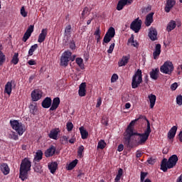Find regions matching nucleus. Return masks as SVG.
Here are the masks:
<instances>
[{
    "instance_id": "774afa93",
    "label": "nucleus",
    "mask_w": 182,
    "mask_h": 182,
    "mask_svg": "<svg viewBox=\"0 0 182 182\" xmlns=\"http://www.w3.org/2000/svg\"><path fill=\"white\" fill-rule=\"evenodd\" d=\"M176 182H182V173L178 178H176Z\"/></svg>"
},
{
    "instance_id": "680f3d73",
    "label": "nucleus",
    "mask_w": 182,
    "mask_h": 182,
    "mask_svg": "<svg viewBox=\"0 0 182 182\" xmlns=\"http://www.w3.org/2000/svg\"><path fill=\"white\" fill-rule=\"evenodd\" d=\"M124 150V145L122 144L118 145V151L121 152Z\"/></svg>"
},
{
    "instance_id": "338daca9",
    "label": "nucleus",
    "mask_w": 182,
    "mask_h": 182,
    "mask_svg": "<svg viewBox=\"0 0 182 182\" xmlns=\"http://www.w3.org/2000/svg\"><path fill=\"white\" fill-rule=\"evenodd\" d=\"M178 140L182 143V130L178 134Z\"/></svg>"
},
{
    "instance_id": "5fc2aeb1",
    "label": "nucleus",
    "mask_w": 182,
    "mask_h": 182,
    "mask_svg": "<svg viewBox=\"0 0 182 182\" xmlns=\"http://www.w3.org/2000/svg\"><path fill=\"white\" fill-rule=\"evenodd\" d=\"M31 34L32 33H25L23 35V42H26L29 39V37H31Z\"/></svg>"
},
{
    "instance_id": "4be33fe9",
    "label": "nucleus",
    "mask_w": 182,
    "mask_h": 182,
    "mask_svg": "<svg viewBox=\"0 0 182 182\" xmlns=\"http://www.w3.org/2000/svg\"><path fill=\"white\" fill-rule=\"evenodd\" d=\"M0 171L3 173L4 176H7L9 174V166H8V164H1L0 165Z\"/></svg>"
},
{
    "instance_id": "f704fd0d",
    "label": "nucleus",
    "mask_w": 182,
    "mask_h": 182,
    "mask_svg": "<svg viewBox=\"0 0 182 182\" xmlns=\"http://www.w3.org/2000/svg\"><path fill=\"white\" fill-rule=\"evenodd\" d=\"M11 63H12V65H17L18 64V53H14V55L12 56V59L11 60Z\"/></svg>"
},
{
    "instance_id": "7c9ffc66",
    "label": "nucleus",
    "mask_w": 182,
    "mask_h": 182,
    "mask_svg": "<svg viewBox=\"0 0 182 182\" xmlns=\"http://www.w3.org/2000/svg\"><path fill=\"white\" fill-rule=\"evenodd\" d=\"M43 156V153L42 151H38L36 152V156H34V163H38L41 160H42Z\"/></svg>"
},
{
    "instance_id": "cd10ccee",
    "label": "nucleus",
    "mask_w": 182,
    "mask_h": 182,
    "mask_svg": "<svg viewBox=\"0 0 182 182\" xmlns=\"http://www.w3.org/2000/svg\"><path fill=\"white\" fill-rule=\"evenodd\" d=\"M149 102L150 103V109H154L155 106V102L156 101V96L153 94L149 95Z\"/></svg>"
},
{
    "instance_id": "393cba45",
    "label": "nucleus",
    "mask_w": 182,
    "mask_h": 182,
    "mask_svg": "<svg viewBox=\"0 0 182 182\" xmlns=\"http://www.w3.org/2000/svg\"><path fill=\"white\" fill-rule=\"evenodd\" d=\"M12 83H14V81H9L4 85V93L8 95H11V92H12Z\"/></svg>"
},
{
    "instance_id": "e433bc0d",
    "label": "nucleus",
    "mask_w": 182,
    "mask_h": 182,
    "mask_svg": "<svg viewBox=\"0 0 182 182\" xmlns=\"http://www.w3.org/2000/svg\"><path fill=\"white\" fill-rule=\"evenodd\" d=\"M37 48H38V46L37 44H34L33 46H31V48H30L29 50L28 51V55L32 56V55H33L36 50H37Z\"/></svg>"
},
{
    "instance_id": "7ed1b4c3",
    "label": "nucleus",
    "mask_w": 182,
    "mask_h": 182,
    "mask_svg": "<svg viewBox=\"0 0 182 182\" xmlns=\"http://www.w3.org/2000/svg\"><path fill=\"white\" fill-rule=\"evenodd\" d=\"M31 171V161L28 158H25L21 160V163L20 164V174L18 176V178L21 180V181H25V180L28 179V172Z\"/></svg>"
},
{
    "instance_id": "412c9836",
    "label": "nucleus",
    "mask_w": 182,
    "mask_h": 182,
    "mask_svg": "<svg viewBox=\"0 0 182 182\" xmlns=\"http://www.w3.org/2000/svg\"><path fill=\"white\" fill-rule=\"evenodd\" d=\"M51 103H52L51 97H45L43 101H42V107H43V109H48L50 107Z\"/></svg>"
},
{
    "instance_id": "ea45409f",
    "label": "nucleus",
    "mask_w": 182,
    "mask_h": 182,
    "mask_svg": "<svg viewBox=\"0 0 182 182\" xmlns=\"http://www.w3.org/2000/svg\"><path fill=\"white\" fill-rule=\"evenodd\" d=\"M122 176V169L119 168V170H118V174H117L116 177L114 178V182L119 181V180H121Z\"/></svg>"
},
{
    "instance_id": "3c124183",
    "label": "nucleus",
    "mask_w": 182,
    "mask_h": 182,
    "mask_svg": "<svg viewBox=\"0 0 182 182\" xmlns=\"http://www.w3.org/2000/svg\"><path fill=\"white\" fill-rule=\"evenodd\" d=\"M129 43H132V46L133 47H138V43H136V41H133V37L130 38V39H129Z\"/></svg>"
},
{
    "instance_id": "f257e3e1",
    "label": "nucleus",
    "mask_w": 182,
    "mask_h": 182,
    "mask_svg": "<svg viewBox=\"0 0 182 182\" xmlns=\"http://www.w3.org/2000/svg\"><path fill=\"white\" fill-rule=\"evenodd\" d=\"M136 119L130 122L129 126H127V129H125V132L124 133V145L127 146L128 149L133 148V144L132 143V136H138V135H144V133H138L133 132V127L134 124L136 123Z\"/></svg>"
},
{
    "instance_id": "1a4fd4ad",
    "label": "nucleus",
    "mask_w": 182,
    "mask_h": 182,
    "mask_svg": "<svg viewBox=\"0 0 182 182\" xmlns=\"http://www.w3.org/2000/svg\"><path fill=\"white\" fill-rule=\"evenodd\" d=\"M141 23L142 21L139 18H136L130 23V29H132L133 32H135V33H138L139 30H141Z\"/></svg>"
},
{
    "instance_id": "473e14b6",
    "label": "nucleus",
    "mask_w": 182,
    "mask_h": 182,
    "mask_svg": "<svg viewBox=\"0 0 182 182\" xmlns=\"http://www.w3.org/2000/svg\"><path fill=\"white\" fill-rule=\"evenodd\" d=\"M37 112V104L33 103L31 105H29V113L33 114V115H35Z\"/></svg>"
},
{
    "instance_id": "f8f14e48",
    "label": "nucleus",
    "mask_w": 182,
    "mask_h": 182,
    "mask_svg": "<svg viewBox=\"0 0 182 182\" xmlns=\"http://www.w3.org/2000/svg\"><path fill=\"white\" fill-rule=\"evenodd\" d=\"M132 0H119L118 4L116 5V10L121 11L125 5L132 4Z\"/></svg>"
},
{
    "instance_id": "20e7f679",
    "label": "nucleus",
    "mask_w": 182,
    "mask_h": 182,
    "mask_svg": "<svg viewBox=\"0 0 182 182\" xmlns=\"http://www.w3.org/2000/svg\"><path fill=\"white\" fill-rule=\"evenodd\" d=\"M176 162H178V157L176 154L169 157V159H163L161 161V170L163 172H167V169H171L176 165Z\"/></svg>"
},
{
    "instance_id": "4c0bfd02",
    "label": "nucleus",
    "mask_w": 182,
    "mask_h": 182,
    "mask_svg": "<svg viewBox=\"0 0 182 182\" xmlns=\"http://www.w3.org/2000/svg\"><path fill=\"white\" fill-rule=\"evenodd\" d=\"M106 146L107 144L103 139H101L97 142V149L103 150Z\"/></svg>"
},
{
    "instance_id": "2eb2a0df",
    "label": "nucleus",
    "mask_w": 182,
    "mask_h": 182,
    "mask_svg": "<svg viewBox=\"0 0 182 182\" xmlns=\"http://www.w3.org/2000/svg\"><path fill=\"white\" fill-rule=\"evenodd\" d=\"M129 60H130V55L122 56L121 60L118 61V66L121 68L127 65L129 63Z\"/></svg>"
},
{
    "instance_id": "72a5a7b5",
    "label": "nucleus",
    "mask_w": 182,
    "mask_h": 182,
    "mask_svg": "<svg viewBox=\"0 0 182 182\" xmlns=\"http://www.w3.org/2000/svg\"><path fill=\"white\" fill-rule=\"evenodd\" d=\"M78 160L77 159H74L71 163L68 164V166L67 167V170L71 171L74 168V167H76L77 165Z\"/></svg>"
},
{
    "instance_id": "9b49d317",
    "label": "nucleus",
    "mask_w": 182,
    "mask_h": 182,
    "mask_svg": "<svg viewBox=\"0 0 182 182\" xmlns=\"http://www.w3.org/2000/svg\"><path fill=\"white\" fill-rule=\"evenodd\" d=\"M40 99H42V91L38 90H33V92H31V100H33V102H37L40 100Z\"/></svg>"
},
{
    "instance_id": "8fccbe9b",
    "label": "nucleus",
    "mask_w": 182,
    "mask_h": 182,
    "mask_svg": "<svg viewBox=\"0 0 182 182\" xmlns=\"http://www.w3.org/2000/svg\"><path fill=\"white\" fill-rule=\"evenodd\" d=\"M176 105L181 106V105H182V96L181 95L176 96Z\"/></svg>"
},
{
    "instance_id": "ddd939ff",
    "label": "nucleus",
    "mask_w": 182,
    "mask_h": 182,
    "mask_svg": "<svg viewBox=\"0 0 182 182\" xmlns=\"http://www.w3.org/2000/svg\"><path fill=\"white\" fill-rule=\"evenodd\" d=\"M60 104V99L59 97H54L53 99L51 105L50 107V112H53L57 109V107H59V105Z\"/></svg>"
},
{
    "instance_id": "6e6552de",
    "label": "nucleus",
    "mask_w": 182,
    "mask_h": 182,
    "mask_svg": "<svg viewBox=\"0 0 182 182\" xmlns=\"http://www.w3.org/2000/svg\"><path fill=\"white\" fill-rule=\"evenodd\" d=\"M114 37V28L110 27L105 33L104 36V39L102 41V45L107 44L110 43L112 39Z\"/></svg>"
},
{
    "instance_id": "aec40b11",
    "label": "nucleus",
    "mask_w": 182,
    "mask_h": 182,
    "mask_svg": "<svg viewBox=\"0 0 182 182\" xmlns=\"http://www.w3.org/2000/svg\"><path fill=\"white\" fill-rule=\"evenodd\" d=\"M55 154V147L54 146H51L50 148H48L46 151H45V157L49 158L53 156Z\"/></svg>"
},
{
    "instance_id": "bf43d9fd",
    "label": "nucleus",
    "mask_w": 182,
    "mask_h": 182,
    "mask_svg": "<svg viewBox=\"0 0 182 182\" xmlns=\"http://www.w3.org/2000/svg\"><path fill=\"white\" fill-rule=\"evenodd\" d=\"M117 78H119V77H117V74H113V75H112V78H111L112 83L115 82L116 80H117Z\"/></svg>"
},
{
    "instance_id": "e2e57ef3",
    "label": "nucleus",
    "mask_w": 182,
    "mask_h": 182,
    "mask_svg": "<svg viewBox=\"0 0 182 182\" xmlns=\"http://www.w3.org/2000/svg\"><path fill=\"white\" fill-rule=\"evenodd\" d=\"M28 65H36V61L34 60H31L28 61Z\"/></svg>"
},
{
    "instance_id": "c756f323",
    "label": "nucleus",
    "mask_w": 182,
    "mask_h": 182,
    "mask_svg": "<svg viewBox=\"0 0 182 182\" xmlns=\"http://www.w3.org/2000/svg\"><path fill=\"white\" fill-rule=\"evenodd\" d=\"M159 71H158V68L152 69V71H150V73L149 74L150 75V78H151L154 80H158V73Z\"/></svg>"
},
{
    "instance_id": "a18cd8bd",
    "label": "nucleus",
    "mask_w": 182,
    "mask_h": 182,
    "mask_svg": "<svg viewBox=\"0 0 182 182\" xmlns=\"http://www.w3.org/2000/svg\"><path fill=\"white\" fill-rule=\"evenodd\" d=\"M114 49V43L110 45V47H108V50H107V53L112 54L113 53V50Z\"/></svg>"
},
{
    "instance_id": "de8ad7c7",
    "label": "nucleus",
    "mask_w": 182,
    "mask_h": 182,
    "mask_svg": "<svg viewBox=\"0 0 182 182\" xmlns=\"http://www.w3.org/2000/svg\"><path fill=\"white\" fill-rule=\"evenodd\" d=\"M32 32H34V26L33 25L28 27V29H26V32H25V33H32Z\"/></svg>"
},
{
    "instance_id": "a19ab883",
    "label": "nucleus",
    "mask_w": 182,
    "mask_h": 182,
    "mask_svg": "<svg viewBox=\"0 0 182 182\" xmlns=\"http://www.w3.org/2000/svg\"><path fill=\"white\" fill-rule=\"evenodd\" d=\"M5 60H6V56L3 54V52L0 51V66L3 65Z\"/></svg>"
},
{
    "instance_id": "13d9d810",
    "label": "nucleus",
    "mask_w": 182,
    "mask_h": 182,
    "mask_svg": "<svg viewBox=\"0 0 182 182\" xmlns=\"http://www.w3.org/2000/svg\"><path fill=\"white\" fill-rule=\"evenodd\" d=\"M176 87H178V84H177L176 82H173L171 85V90L175 91L176 90Z\"/></svg>"
},
{
    "instance_id": "2f4dec72",
    "label": "nucleus",
    "mask_w": 182,
    "mask_h": 182,
    "mask_svg": "<svg viewBox=\"0 0 182 182\" xmlns=\"http://www.w3.org/2000/svg\"><path fill=\"white\" fill-rule=\"evenodd\" d=\"M79 132H80V137L82 139H87L88 137V132L87 130L83 129V127L79 128Z\"/></svg>"
},
{
    "instance_id": "c9c22d12",
    "label": "nucleus",
    "mask_w": 182,
    "mask_h": 182,
    "mask_svg": "<svg viewBox=\"0 0 182 182\" xmlns=\"http://www.w3.org/2000/svg\"><path fill=\"white\" fill-rule=\"evenodd\" d=\"M34 172L41 174L43 173L42 166H40V164H34Z\"/></svg>"
},
{
    "instance_id": "f03ea898",
    "label": "nucleus",
    "mask_w": 182,
    "mask_h": 182,
    "mask_svg": "<svg viewBox=\"0 0 182 182\" xmlns=\"http://www.w3.org/2000/svg\"><path fill=\"white\" fill-rule=\"evenodd\" d=\"M9 124L12 129L17 132L16 134L14 132H11L9 133V139L14 141L18 140V136L23 135V133H25V125L21 124V122H18V120H11L9 121Z\"/></svg>"
},
{
    "instance_id": "79ce46f5",
    "label": "nucleus",
    "mask_w": 182,
    "mask_h": 182,
    "mask_svg": "<svg viewBox=\"0 0 182 182\" xmlns=\"http://www.w3.org/2000/svg\"><path fill=\"white\" fill-rule=\"evenodd\" d=\"M71 33V25L65 27V36H68Z\"/></svg>"
},
{
    "instance_id": "4468645a",
    "label": "nucleus",
    "mask_w": 182,
    "mask_h": 182,
    "mask_svg": "<svg viewBox=\"0 0 182 182\" xmlns=\"http://www.w3.org/2000/svg\"><path fill=\"white\" fill-rule=\"evenodd\" d=\"M48 35V29L43 28L42 29L41 33L38 34V38L37 39V42L38 43H43L46 38V36Z\"/></svg>"
},
{
    "instance_id": "9d476101",
    "label": "nucleus",
    "mask_w": 182,
    "mask_h": 182,
    "mask_svg": "<svg viewBox=\"0 0 182 182\" xmlns=\"http://www.w3.org/2000/svg\"><path fill=\"white\" fill-rule=\"evenodd\" d=\"M70 56H71V52L67 50L63 53L62 57H60V66H68V62L70 60H68Z\"/></svg>"
},
{
    "instance_id": "4d7b16f0",
    "label": "nucleus",
    "mask_w": 182,
    "mask_h": 182,
    "mask_svg": "<svg viewBox=\"0 0 182 182\" xmlns=\"http://www.w3.org/2000/svg\"><path fill=\"white\" fill-rule=\"evenodd\" d=\"M73 123L71 122H68L67 123V131L68 132H71L73 130Z\"/></svg>"
},
{
    "instance_id": "c85d7f7f",
    "label": "nucleus",
    "mask_w": 182,
    "mask_h": 182,
    "mask_svg": "<svg viewBox=\"0 0 182 182\" xmlns=\"http://www.w3.org/2000/svg\"><path fill=\"white\" fill-rule=\"evenodd\" d=\"M175 27H176V23L175 21H171V22L167 23V27L166 28V30L167 32L170 33L172 31L173 29H175Z\"/></svg>"
},
{
    "instance_id": "0e129e2a",
    "label": "nucleus",
    "mask_w": 182,
    "mask_h": 182,
    "mask_svg": "<svg viewBox=\"0 0 182 182\" xmlns=\"http://www.w3.org/2000/svg\"><path fill=\"white\" fill-rule=\"evenodd\" d=\"M102 100H100V98L97 99V103L96 104V107H100V105H102Z\"/></svg>"
},
{
    "instance_id": "a878e982",
    "label": "nucleus",
    "mask_w": 182,
    "mask_h": 182,
    "mask_svg": "<svg viewBox=\"0 0 182 182\" xmlns=\"http://www.w3.org/2000/svg\"><path fill=\"white\" fill-rule=\"evenodd\" d=\"M57 166L58 164L55 161L48 164V170H50V173H51V174H54L55 173Z\"/></svg>"
},
{
    "instance_id": "58836bf2",
    "label": "nucleus",
    "mask_w": 182,
    "mask_h": 182,
    "mask_svg": "<svg viewBox=\"0 0 182 182\" xmlns=\"http://www.w3.org/2000/svg\"><path fill=\"white\" fill-rule=\"evenodd\" d=\"M76 64H77L80 69L83 70V68H85V65H83V60H82V58H76Z\"/></svg>"
},
{
    "instance_id": "69168bd1",
    "label": "nucleus",
    "mask_w": 182,
    "mask_h": 182,
    "mask_svg": "<svg viewBox=\"0 0 182 182\" xmlns=\"http://www.w3.org/2000/svg\"><path fill=\"white\" fill-rule=\"evenodd\" d=\"M35 78H36V75H33L30 76L29 80H28L29 83H31L32 80H34Z\"/></svg>"
},
{
    "instance_id": "a211bd4d",
    "label": "nucleus",
    "mask_w": 182,
    "mask_h": 182,
    "mask_svg": "<svg viewBox=\"0 0 182 182\" xmlns=\"http://www.w3.org/2000/svg\"><path fill=\"white\" fill-rule=\"evenodd\" d=\"M159 54H161V44H156L155 46V50H154V60H158V58H159Z\"/></svg>"
},
{
    "instance_id": "6e6d98bb",
    "label": "nucleus",
    "mask_w": 182,
    "mask_h": 182,
    "mask_svg": "<svg viewBox=\"0 0 182 182\" xmlns=\"http://www.w3.org/2000/svg\"><path fill=\"white\" fill-rule=\"evenodd\" d=\"M83 152V146H80L77 149V156H82V153Z\"/></svg>"
},
{
    "instance_id": "6ab92c4d",
    "label": "nucleus",
    "mask_w": 182,
    "mask_h": 182,
    "mask_svg": "<svg viewBox=\"0 0 182 182\" xmlns=\"http://www.w3.org/2000/svg\"><path fill=\"white\" fill-rule=\"evenodd\" d=\"M87 87V85L85 82H82L80 83V85H79V96L80 97H85L87 90H85V88Z\"/></svg>"
},
{
    "instance_id": "423d86ee",
    "label": "nucleus",
    "mask_w": 182,
    "mask_h": 182,
    "mask_svg": "<svg viewBox=\"0 0 182 182\" xmlns=\"http://www.w3.org/2000/svg\"><path fill=\"white\" fill-rule=\"evenodd\" d=\"M142 83V72L137 70L132 77V89H136Z\"/></svg>"
},
{
    "instance_id": "0eeeda50",
    "label": "nucleus",
    "mask_w": 182,
    "mask_h": 182,
    "mask_svg": "<svg viewBox=\"0 0 182 182\" xmlns=\"http://www.w3.org/2000/svg\"><path fill=\"white\" fill-rule=\"evenodd\" d=\"M158 72H161V73L166 75H171L173 72V64H172V62L167 60L164 62L161 67H159Z\"/></svg>"
},
{
    "instance_id": "39448f33",
    "label": "nucleus",
    "mask_w": 182,
    "mask_h": 182,
    "mask_svg": "<svg viewBox=\"0 0 182 182\" xmlns=\"http://www.w3.org/2000/svg\"><path fill=\"white\" fill-rule=\"evenodd\" d=\"M144 119L147 122V128H146V130H144V134L134 135L138 136V145H144V144H146V141H147V139H149V136L151 132V130L150 129V122H149L147 118H146V117H144Z\"/></svg>"
},
{
    "instance_id": "5701e85b",
    "label": "nucleus",
    "mask_w": 182,
    "mask_h": 182,
    "mask_svg": "<svg viewBox=\"0 0 182 182\" xmlns=\"http://www.w3.org/2000/svg\"><path fill=\"white\" fill-rule=\"evenodd\" d=\"M156 29L154 28H150L149 31V38H150V41H156Z\"/></svg>"
},
{
    "instance_id": "37998d69",
    "label": "nucleus",
    "mask_w": 182,
    "mask_h": 182,
    "mask_svg": "<svg viewBox=\"0 0 182 182\" xmlns=\"http://www.w3.org/2000/svg\"><path fill=\"white\" fill-rule=\"evenodd\" d=\"M68 143V137H66L65 136L60 137V144L62 145H65Z\"/></svg>"
},
{
    "instance_id": "f3484780",
    "label": "nucleus",
    "mask_w": 182,
    "mask_h": 182,
    "mask_svg": "<svg viewBox=\"0 0 182 182\" xmlns=\"http://www.w3.org/2000/svg\"><path fill=\"white\" fill-rule=\"evenodd\" d=\"M60 133V130L58 128L53 129L50 131V134H48V137L51 139L57 140V136Z\"/></svg>"
},
{
    "instance_id": "bb28decb",
    "label": "nucleus",
    "mask_w": 182,
    "mask_h": 182,
    "mask_svg": "<svg viewBox=\"0 0 182 182\" xmlns=\"http://www.w3.org/2000/svg\"><path fill=\"white\" fill-rule=\"evenodd\" d=\"M176 126L172 127L171 129L169 130V132H167V139H173L175 138V134H176Z\"/></svg>"
},
{
    "instance_id": "b1692460",
    "label": "nucleus",
    "mask_w": 182,
    "mask_h": 182,
    "mask_svg": "<svg viewBox=\"0 0 182 182\" xmlns=\"http://www.w3.org/2000/svg\"><path fill=\"white\" fill-rule=\"evenodd\" d=\"M151 23H154V12H151L147 14V16H146V22H145L146 26L147 27L150 26Z\"/></svg>"
},
{
    "instance_id": "603ef678",
    "label": "nucleus",
    "mask_w": 182,
    "mask_h": 182,
    "mask_svg": "<svg viewBox=\"0 0 182 182\" xmlns=\"http://www.w3.org/2000/svg\"><path fill=\"white\" fill-rule=\"evenodd\" d=\"M95 36H96V39H100V31L99 30V27L96 28Z\"/></svg>"
},
{
    "instance_id": "dca6fc26",
    "label": "nucleus",
    "mask_w": 182,
    "mask_h": 182,
    "mask_svg": "<svg viewBox=\"0 0 182 182\" xmlns=\"http://www.w3.org/2000/svg\"><path fill=\"white\" fill-rule=\"evenodd\" d=\"M175 6V0H167L166 1V6L164 7V11L167 14L171 12V9Z\"/></svg>"
},
{
    "instance_id": "09e8293b",
    "label": "nucleus",
    "mask_w": 182,
    "mask_h": 182,
    "mask_svg": "<svg viewBox=\"0 0 182 182\" xmlns=\"http://www.w3.org/2000/svg\"><path fill=\"white\" fill-rule=\"evenodd\" d=\"M88 15V8L85 7L84 10L82 11V18H85L86 16Z\"/></svg>"
},
{
    "instance_id": "052dcab7",
    "label": "nucleus",
    "mask_w": 182,
    "mask_h": 182,
    "mask_svg": "<svg viewBox=\"0 0 182 182\" xmlns=\"http://www.w3.org/2000/svg\"><path fill=\"white\" fill-rule=\"evenodd\" d=\"M75 48H76V45L74 44L73 41H71L70 43V49L74 50Z\"/></svg>"
},
{
    "instance_id": "49530a36",
    "label": "nucleus",
    "mask_w": 182,
    "mask_h": 182,
    "mask_svg": "<svg viewBox=\"0 0 182 182\" xmlns=\"http://www.w3.org/2000/svg\"><path fill=\"white\" fill-rule=\"evenodd\" d=\"M146 176H147V173L146 172H141V175H140L141 182L146 181V179H145Z\"/></svg>"
},
{
    "instance_id": "c03bdc74",
    "label": "nucleus",
    "mask_w": 182,
    "mask_h": 182,
    "mask_svg": "<svg viewBox=\"0 0 182 182\" xmlns=\"http://www.w3.org/2000/svg\"><path fill=\"white\" fill-rule=\"evenodd\" d=\"M20 14L21 15V16H23V18H26V16H28V13L26 12V11H25V7H21V9H20Z\"/></svg>"
},
{
    "instance_id": "864d4df0",
    "label": "nucleus",
    "mask_w": 182,
    "mask_h": 182,
    "mask_svg": "<svg viewBox=\"0 0 182 182\" xmlns=\"http://www.w3.org/2000/svg\"><path fill=\"white\" fill-rule=\"evenodd\" d=\"M156 162V160L155 159L149 158L147 159V164H149V165H154L155 164Z\"/></svg>"
}]
</instances>
